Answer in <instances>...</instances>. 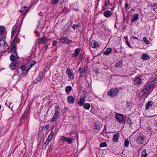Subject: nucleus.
<instances>
[{
  "mask_svg": "<svg viewBox=\"0 0 157 157\" xmlns=\"http://www.w3.org/2000/svg\"><path fill=\"white\" fill-rule=\"evenodd\" d=\"M36 63V61H32L31 63L30 64L29 66V67H30V69Z\"/></svg>",
  "mask_w": 157,
  "mask_h": 157,
  "instance_id": "nucleus-41",
  "label": "nucleus"
},
{
  "mask_svg": "<svg viewBox=\"0 0 157 157\" xmlns=\"http://www.w3.org/2000/svg\"><path fill=\"white\" fill-rule=\"evenodd\" d=\"M47 40V38L45 36H43L38 39V43L39 44L45 43H46Z\"/></svg>",
  "mask_w": 157,
  "mask_h": 157,
  "instance_id": "nucleus-8",
  "label": "nucleus"
},
{
  "mask_svg": "<svg viewBox=\"0 0 157 157\" xmlns=\"http://www.w3.org/2000/svg\"><path fill=\"white\" fill-rule=\"evenodd\" d=\"M94 128L96 129H97L98 130H100L101 128V125L99 124H94Z\"/></svg>",
  "mask_w": 157,
  "mask_h": 157,
  "instance_id": "nucleus-20",
  "label": "nucleus"
},
{
  "mask_svg": "<svg viewBox=\"0 0 157 157\" xmlns=\"http://www.w3.org/2000/svg\"><path fill=\"white\" fill-rule=\"evenodd\" d=\"M119 92V90L117 88L112 89L109 90L108 92V96L111 98L116 97Z\"/></svg>",
  "mask_w": 157,
  "mask_h": 157,
  "instance_id": "nucleus-2",
  "label": "nucleus"
},
{
  "mask_svg": "<svg viewBox=\"0 0 157 157\" xmlns=\"http://www.w3.org/2000/svg\"><path fill=\"white\" fill-rule=\"evenodd\" d=\"M50 141L51 140H49L47 139V140L46 141V142H45L44 144H45L46 145H48Z\"/></svg>",
  "mask_w": 157,
  "mask_h": 157,
  "instance_id": "nucleus-52",
  "label": "nucleus"
},
{
  "mask_svg": "<svg viewBox=\"0 0 157 157\" xmlns=\"http://www.w3.org/2000/svg\"><path fill=\"white\" fill-rule=\"evenodd\" d=\"M152 7L154 9H155L157 8V4L154 3L152 4Z\"/></svg>",
  "mask_w": 157,
  "mask_h": 157,
  "instance_id": "nucleus-48",
  "label": "nucleus"
},
{
  "mask_svg": "<svg viewBox=\"0 0 157 157\" xmlns=\"http://www.w3.org/2000/svg\"><path fill=\"white\" fill-rule=\"evenodd\" d=\"M43 77L40 75H39L38 76L34 81V83L36 84L40 82L42 79Z\"/></svg>",
  "mask_w": 157,
  "mask_h": 157,
  "instance_id": "nucleus-14",
  "label": "nucleus"
},
{
  "mask_svg": "<svg viewBox=\"0 0 157 157\" xmlns=\"http://www.w3.org/2000/svg\"><path fill=\"white\" fill-rule=\"evenodd\" d=\"M72 90V87L71 86H67L65 89V91L67 93H69Z\"/></svg>",
  "mask_w": 157,
  "mask_h": 157,
  "instance_id": "nucleus-31",
  "label": "nucleus"
},
{
  "mask_svg": "<svg viewBox=\"0 0 157 157\" xmlns=\"http://www.w3.org/2000/svg\"><path fill=\"white\" fill-rule=\"evenodd\" d=\"M49 125L48 124H47L46 125V126L43 127V128L44 129H48L49 128Z\"/></svg>",
  "mask_w": 157,
  "mask_h": 157,
  "instance_id": "nucleus-54",
  "label": "nucleus"
},
{
  "mask_svg": "<svg viewBox=\"0 0 157 157\" xmlns=\"http://www.w3.org/2000/svg\"><path fill=\"white\" fill-rule=\"evenodd\" d=\"M84 108L86 109H88V103H86L83 106Z\"/></svg>",
  "mask_w": 157,
  "mask_h": 157,
  "instance_id": "nucleus-46",
  "label": "nucleus"
},
{
  "mask_svg": "<svg viewBox=\"0 0 157 157\" xmlns=\"http://www.w3.org/2000/svg\"><path fill=\"white\" fill-rule=\"evenodd\" d=\"M16 62H12L10 66V68L12 70H13L16 68Z\"/></svg>",
  "mask_w": 157,
  "mask_h": 157,
  "instance_id": "nucleus-22",
  "label": "nucleus"
},
{
  "mask_svg": "<svg viewBox=\"0 0 157 157\" xmlns=\"http://www.w3.org/2000/svg\"><path fill=\"white\" fill-rule=\"evenodd\" d=\"M68 138L64 136H63L62 137L61 140L63 142H67Z\"/></svg>",
  "mask_w": 157,
  "mask_h": 157,
  "instance_id": "nucleus-40",
  "label": "nucleus"
},
{
  "mask_svg": "<svg viewBox=\"0 0 157 157\" xmlns=\"http://www.w3.org/2000/svg\"><path fill=\"white\" fill-rule=\"evenodd\" d=\"M143 40L146 44H148L149 42V40L145 37H144L143 38Z\"/></svg>",
  "mask_w": 157,
  "mask_h": 157,
  "instance_id": "nucleus-42",
  "label": "nucleus"
},
{
  "mask_svg": "<svg viewBox=\"0 0 157 157\" xmlns=\"http://www.w3.org/2000/svg\"><path fill=\"white\" fill-rule=\"evenodd\" d=\"M59 113L55 112V113H54V115H56V116H57L58 117H59Z\"/></svg>",
  "mask_w": 157,
  "mask_h": 157,
  "instance_id": "nucleus-57",
  "label": "nucleus"
},
{
  "mask_svg": "<svg viewBox=\"0 0 157 157\" xmlns=\"http://www.w3.org/2000/svg\"><path fill=\"white\" fill-rule=\"evenodd\" d=\"M80 49L79 48H76L75 50V53L72 55V56L73 58H75L77 56L79 52Z\"/></svg>",
  "mask_w": 157,
  "mask_h": 157,
  "instance_id": "nucleus-16",
  "label": "nucleus"
},
{
  "mask_svg": "<svg viewBox=\"0 0 157 157\" xmlns=\"http://www.w3.org/2000/svg\"><path fill=\"white\" fill-rule=\"evenodd\" d=\"M141 59L146 61L149 59H150V57L147 54L144 53L142 54L141 57Z\"/></svg>",
  "mask_w": 157,
  "mask_h": 157,
  "instance_id": "nucleus-12",
  "label": "nucleus"
},
{
  "mask_svg": "<svg viewBox=\"0 0 157 157\" xmlns=\"http://www.w3.org/2000/svg\"><path fill=\"white\" fill-rule=\"evenodd\" d=\"M59 0H51V3L53 5L57 4H58Z\"/></svg>",
  "mask_w": 157,
  "mask_h": 157,
  "instance_id": "nucleus-34",
  "label": "nucleus"
},
{
  "mask_svg": "<svg viewBox=\"0 0 157 157\" xmlns=\"http://www.w3.org/2000/svg\"><path fill=\"white\" fill-rule=\"evenodd\" d=\"M79 24H78V25L74 24L72 26V27L73 28V29H75L76 28H77V27H79Z\"/></svg>",
  "mask_w": 157,
  "mask_h": 157,
  "instance_id": "nucleus-47",
  "label": "nucleus"
},
{
  "mask_svg": "<svg viewBox=\"0 0 157 157\" xmlns=\"http://www.w3.org/2000/svg\"><path fill=\"white\" fill-rule=\"evenodd\" d=\"M86 97L84 96L83 98H81L78 101V103L79 106H82L85 103V98Z\"/></svg>",
  "mask_w": 157,
  "mask_h": 157,
  "instance_id": "nucleus-11",
  "label": "nucleus"
},
{
  "mask_svg": "<svg viewBox=\"0 0 157 157\" xmlns=\"http://www.w3.org/2000/svg\"><path fill=\"white\" fill-rule=\"evenodd\" d=\"M147 130L149 131H151L152 130V128L150 127H148L147 128Z\"/></svg>",
  "mask_w": 157,
  "mask_h": 157,
  "instance_id": "nucleus-58",
  "label": "nucleus"
},
{
  "mask_svg": "<svg viewBox=\"0 0 157 157\" xmlns=\"http://www.w3.org/2000/svg\"><path fill=\"white\" fill-rule=\"evenodd\" d=\"M112 49L111 48H108L107 49L103 52V54L104 55H108L110 53Z\"/></svg>",
  "mask_w": 157,
  "mask_h": 157,
  "instance_id": "nucleus-23",
  "label": "nucleus"
},
{
  "mask_svg": "<svg viewBox=\"0 0 157 157\" xmlns=\"http://www.w3.org/2000/svg\"><path fill=\"white\" fill-rule=\"evenodd\" d=\"M50 67V64H48L44 68V69L46 71H48Z\"/></svg>",
  "mask_w": 157,
  "mask_h": 157,
  "instance_id": "nucleus-45",
  "label": "nucleus"
},
{
  "mask_svg": "<svg viewBox=\"0 0 157 157\" xmlns=\"http://www.w3.org/2000/svg\"><path fill=\"white\" fill-rule=\"evenodd\" d=\"M125 40H126V43L129 46V47H130V48H131V47L130 46V43L128 42V38L126 36H125Z\"/></svg>",
  "mask_w": 157,
  "mask_h": 157,
  "instance_id": "nucleus-43",
  "label": "nucleus"
},
{
  "mask_svg": "<svg viewBox=\"0 0 157 157\" xmlns=\"http://www.w3.org/2000/svg\"><path fill=\"white\" fill-rule=\"evenodd\" d=\"M78 71L80 73H86L87 72V69H86L85 67H84V69L79 68Z\"/></svg>",
  "mask_w": 157,
  "mask_h": 157,
  "instance_id": "nucleus-26",
  "label": "nucleus"
},
{
  "mask_svg": "<svg viewBox=\"0 0 157 157\" xmlns=\"http://www.w3.org/2000/svg\"><path fill=\"white\" fill-rule=\"evenodd\" d=\"M155 83L153 81L149 82L147 84L145 87L142 90V92L144 94L147 93L148 91L150 90L153 89L155 86Z\"/></svg>",
  "mask_w": 157,
  "mask_h": 157,
  "instance_id": "nucleus-1",
  "label": "nucleus"
},
{
  "mask_svg": "<svg viewBox=\"0 0 157 157\" xmlns=\"http://www.w3.org/2000/svg\"><path fill=\"white\" fill-rule=\"evenodd\" d=\"M29 10V8L28 7L24 6L22 8L21 10L19 11V12L21 13L25 12L24 14L28 12Z\"/></svg>",
  "mask_w": 157,
  "mask_h": 157,
  "instance_id": "nucleus-15",
  "label": "nucleus"
},
{
  "mask_svg": "<svg viewBox=\"0 0 157 157\" xmlns=\"http://www.w3.org/2000/svg\"><path fill=\"white\" fill-rule=\"evenodd\" d=\"M63 44H67V40H68V38L67 37H64L63 39Z\"/></svg>",
  "mask_w": 157,
  "mask_h": 157,
  "instance_id": "nucleus-39",
  "label": "nucleus"
},
{
  "mask_svg": "<svg viewBox=\"0 0 157 157\" xmlns=\"http://www.w3.org/2000/svg\"><path fill=\"white\" fill-rule=\"evenodd\" d=\"M91 46L93 48H95L98 47V44L96 42L93 41L91 43Z\"/></svg>",
  "mask_w": 157,
  "mask_h": 157,
  "instance_id": "nucleus-24",
  "label": "nucleus"
},
{
  "mask_svg": "<svg viewBox=\"0 0 157 157\" xmlns=\"http://www.w3.org/2000/svg\"><path fill=\"white\" fill-rule=\"evenodd\" d=\"M58 117L54 114L53 116L52 119V122L55 121L56 119H58Z\"/></svg>",
  "mask_w": 157,
  "mask_h": 157,
  "instance_id": "nucleus-37",
  "label": "nucleus"
},
{
  "mask_svg": "<svg viewBox=\"0 0 157 157\" xmlns=\"http://www.w3.org/2000/svg\"><path fill=\"white\" fill-rule=\"evenodd\" d=\"M124 22H126L127 23H128V21H127V19H125L124 18Z\"/></svg>",
  "mask_w": 157,
  "mask_h": 157,
  "instance_id": "nucleus-60",
  "label": "nucleus"
},
{
  "mask_svg": "<svg viewBox=\"0 0 157 157\" xmlns=\"http://www.w3.org/2000/svg\"><path fill=\"white\" fill-rule=\"evenodd\" d=\"M17 28V26L16 25H14L12 29L11 34L12 35V33L15 31Z\"/></svg>",
  "mask_w": 157,
  "mask_h": 157,
  "instance_id": "nucleus-44",
  "label": "nucleus"
},
{
  "mask_svg": "<svg viewBox=\"0 0 157 157\" xmlns=\"http://www.w3.org/2000/svg\"><path fill=\"white\" fill-rule=\"evenodd\" d=\"M5 42L2 37L0 38V47H3L5 44Z\"/></svg>",
  "mask_w": 157,
  "mask_h": 157,
  "instance_id": "nucleus-27",
  "label": "nucleus"
},
{
  "mask_svg": "<svg viewBox=\"0 0 157 157\" xmlns=\"http://www.w3.org/2000/svg\"><path fill=\"white\" fill-rule=\"evenodd\" d=\"M125 8L126 9H129L130 6L129 5H128L127 2H126L125 6Z\"/></svg>",
  "mask_w": 157,
  "mask_h": 157,
  "instance_id": "nucleus-49",
  "label": "nucleus"
},
{
  "mask_svg": "<svg viewBox=\"0 0 157 157\" xmlns=\"http://www.w3.org/2000/svg\"><path fill=\"white\" fill-rule=\"evenodd\" d=\"M127 122L129 124H131L132 123V121L129 118H128L127 120Z\"/></svg>",
  "mask_w": 157,
  "mask_h": 157,
  "instance_id": "nucleus-53",
  "label": "nucleus"
},
{
  "mask_svg": "<svg viewBox=\"0 0 157 157\" xmlns=\"http://www.w3.org/2000/svg\"><path fill=\"white\" fill-rule=\"evenodd\" d=\"M28 111H25L24 112V113L23 114L22 117H21V118H24L26 116H27L28 114Z\"/></svg>",
  "mask_w": 157,
  "mask_h": 157,
  "instance_id": "nucleus-36",
  "label": "nucleus"
},
{
  "mask_svg": "<svg viewBox=\"0 0 157 157\" xmlns=\"http://www.w3.org/2000/svg\"><path fill=\"white\" fill-rule=\"evenodd\" d=\"M109 0H105V3L106 5H108L109 4Z\"/></svg>",
  "mask_w": 157,
  "mask_h": 157,
  "instance_id": "nucleus-50",
  "label": "nucleus"
},
{
  "mask_svg": "<svg viewBox=\"0 0 157 157\" xmlns=\"http://www.w3.org/2000/svg\"><path fill=\"white\" fill-rule=\"evenodd\" d=\"M20 69L22 71V74L24 76H25L27 74L28 71L30 69L29 65L27 67H25V65H22L20 67Z\"/></svg>",
  "mask_w": 157,
  "mask_h": 157,
  "instance_id": "nucleus-5",
  "label": "nucleus"
},
{
  "mask_svg": "<svg viewBox=\"0 0 157 157\" xmlns=\"http://www.w3.org/2000/svg\"><path fill=\"white\" fill-rule=\"evenodd\" d=\"M72 42V41L70 40H68V41H67V44H71Z\"/></svg>",
  "mask_w": 157,
  "mask_h": 157,
  "instance_id": "nucleus-51",
  "label": "nucleus"
},
{
  "mask_svg": "<svg viewBox=\"0 0 157 157\" xmlns=\"http://www.w3.org/2000/svg\"><path fill=\"white\" fill-rule=\"evenodd\" d=\"M12 46H13L11 48V51H12V55L10 57V60L12 61L13 62H15L14 61L15 59L18 58L17 57V54L16 51L15 50V47L14 46H13V45L12 44Z\"/></svg>",
  "mask_w": 157,
  "mask_h": 157,
  "instance_id": "nucleus-3",
  "label": "nucleus"
},
{
  "mask_svg": "<svg viewBox=\"0 0 157 157\" xmlns=\"http://www.w3.org/2000/svg\"><path fill=\"white\" fill-rule=\"evenodd\" d=\"M115 118L118 122H121L123 121L124 117L122 114L116 113Z\"/></svg>",
  "mask_w": 157,
  "mask_h": 157,
  "instance_id": "nucleus-7",
  "label": "nucleus"
},
{
  "mask_svg": "<svg viewBox=\"0 0 157 157\" xmlns=\"http://www.w3.org/2000/svg\"><path fill=\"white\" fill-rule=\"evenodd\" d=\"M73 139L69 137L68 138L67 142L69 144H71L72 143Z\"/></svg>",
  "mask_w": 157,
  "mask_h": 157,
  "instance_id": "nucleus-35",
  "label": "nucleus"
},
{
  "mask_svg": "<svg viewBox=\"0 0 157 157\" xmlns=\"http://www.w3.org/2000/svg\"><path fill=\"white\" fill-rule=\"evenodd\" d=\"M68 102L70 103H73L75 101L74 98L72 96L68 97Z\"/></svg>",
  "mask_w": 157,
  "mask_h": 157,
  "instance_id": "nucleus-19",
  "label": "nucleus"
},
{
  "mask_svg": "<svg viewBox=\"0 0 157 157\" xmlns=\"http://www.w3.org/2000/svg\"><path fill=\"white\" fill-rule=\"evenodd\" d=\"M141 154V157H147V154L146 153V151L145 149L143 151Z\"/></svg>",
  "mask_w": 157,
  "mask_h": 157,
  "instance_id": "nucleus-29",
  "label": "nucleus"
},
{
  "mask_svg": "<svg viewBox=\"0 0 157 157\" xmlns=\"http://www.w3.org/2000/svg\"><path fill=\"white\" fill-rule=\"evenodd\" d=\"M133 83L134 85L137 86H139L143 83L142 79L139 76L136 77L134 78L133 81Z\"/></svg>",
  "mask_w": 157,
  "mask_h": 157,
  "instance_id": "nucleus-4",
  "label": "nucleus"
},
{
  "mask_svg": "<svg viewBox=\"0 0 157 157\" xmlns=\"http://www.w3.org/2000/svg\"><path fill=\"white\" fill-rule=\"evenodd\" d=\"M5 30V28L4 26H0V35H2L4 34Z\"/></svg>",
  "mask_w": 157,
  "mask_h": 157,
  "instance_id": "nucleus-25",
  "label": "nucleus"
},
{
  "mask_svg": "<svg viewBox=\"0 0 157 157\" xmlns=\"http://www.w3.org/2000/svg\"><path fill=\"white\" fill-rule=\"evenodd\" d=\"M66 73L68 78L71 79H73L74 78L73 72L71 69L67 68L66 71Z\"/></svg>",
  "mask_w": 157,
  "mask_h": 157,
  "instance_id": "nucleus-6",
  "label": "nucleus"
},
{
  "mask_svg": "<svg viewBox=\"0 0 157 157\" xmlns=\"http://www.w3.org/2000/svg\"><path fill=\"white\" fill-rule=\"evenodd\" d=\"M57 40L54 41L52 43V45L53 46H55L57 44Z\"/></svg>",
  "mask_w": 157,
  "mask_h": 157,
  "instance_id": "nucleus-55",
  "label": "nucleus"
},
{
  "mask_svg": "<svg viewBox=\"0 0 157 157\" xmlns=\"http://www.w3.org/2000/svg\"><path fill=\"white\" fill-rule=\"evenodd\" d=\"M107 144L106 142H102L100 144V147H107Z\"/></svg>",
  "mask_w": 157,
  "mask_h": 157,
  "instance_id": "nucleus-33",
  "label": "nucleus"
},
{
  "mask_svg": "<svg viewBox=\"0 0 157 157\" xmlns=\"http://www.w3.org/2000/svg\"><path fill=\"white\" fill-rule=\"evenodd\" d=\"M103 15L105 17L108 18L110 17L112 15V13L110 10H108L104 13Z\"/></svg>",
  "mask_w": 157,
  "mask_h": 157,
  "instance_id": "nucleus-18",
  "label": "nucleus"
},
{
  "mask_svg": "<svg viewBox=\"0 0 157 157\" xmlns=\"http://www.w3.org/2000/svg\"><path fill=\"white\" fill-rule=\"evenodd\" d=\"M146 138V136H142L137 138V142L139 144H142L143 143V141Z\"/></svg>",
  "mask_w": 157,
  "mask_h": 157,
  "instance_id": "nucleus-9",
  "label": "nucleus"
},
{
  "mask_svg": "<svg viewBox=\"0 0 157 157\" xmlns=\"http://www.w3.org/2000/svg\"><path fill=\"white\" fill-rule=\"evenodd\" d=\"M153 104L152 101H149L146 105V108L145 109L147 110L149 109L152 106Z\"/></svg>",
  "mask_w": 157,
  "mask_h": 157,
  "instance_id": "nucleus-21",
  "label": "nucleus"
},
{
  "mask_svg": "<svg viewBox=\"0 0 157 157\" xmlns=\"http://www.w3.org/2000/svg\"><path fill=\"white\" fill-rule=\"evenodd\" d=\"M54 129V127L53 126L52 128V131L48 136L47 139L49 140H51L53 138V136L54 133V132L53 131V129Z\"/></svg>",
  "mask_w": 157,
  "mask_h": 157,
  "instance_id": "nucleus-13",
  "label": "nucleus"
},
{
  "mask_svg": "<svg viewBox=\"0 0 157 157\" xmlns=\"http://www.w3.org/2000/svg\"><path fill=\"white\" fill-rule=\"evenodd\" d=\"M139 15L136 13L133 15L132 17L131 18V21L132 22L137 21L139 19Z\"/></svg>",
  "mask_w": 157,
  "mask_h": 157,
  "instance_id": "nucleus-10",
  "label": "nucleus"
},
{
  "mask_svg": "<svg viewBox=\"0 0 157 157\" xmlns=\"http://www.w3.org/2000/svg\"><path fill=\"white\" fill-rule=\"evenodd\" d=\"M122 66V64L121 62L118 61L116 64L115 66L117 67H121Z\"/></svg>",
  "mask_w": 157,
  "mask_h": 157,
  "instance_id": "nucleus-32",
  "label": "nucleus"
},
{
  "mask_svg": "<svg viewBox=\"0 0 157 157\" xmlns=\"http://www.w3.org/2000/svg\"><path fill=\"white\" fill-rule=\"evenodd\" d=\"M39 15L40 16H42L43 15L42 13V12H40L39 13Z\"/></svg>",
  "mask_w": 157,
  "mask_h": 157,
  "instance_id": "nucleus-62",
  "label": "nucleus"
},
{
  "mask_svg": "<svg viewBox=\"0 0 157 157\" xmlns=\"http://www.w3.org/2000/svg\"><path fill=\"white\" fill-rule=\"evenodd\" d=\"M119 137V134L118 133L114 134L113 135V139L114 141L117 142L118 141V139Z\"/></svg>",
  "mask_w": 157,
  "mask_h": 157,
  "instance_id": "nucleus-17",
  "label": "nucleus"
},
{
  "mask_svg": "<svg viewBox=\"0 0 157 157\" xmlns=\"http://www.w3.org/2000/svg\"><path fill=\"white\" fill-rule=\"evenodd\" d=\"M44 46H45V47L46 48H47L48 47V45L47 44H45L44 45Z\"/></svg>",
  "mask_w": 157,
  "mask_h": 157,
  "instance_id": "nucleus-63",
  "label": "nucleus"
},
{
  "mask_svg": "<svg viewBox=\"0 0 157 157\" xmlns=\"http://www.w3.org/2000/svg\"><path fill=\"white\" fill-rule=\"evenodd\" d=\"M10 49L9 48H8L7 49H6V52H8V53H9L10 52Z\"/></svg>",
  "mask_w": 157,
  "mask_h": 157,
  "instance_id": "nucleus-61",
  "label": "nucleus"
},
{
  "mask_svg": "<svg viewBox=\"0 0 157 157\" xmlns=\"http://www.w3.org/2000/svg\"><path fill=\"white\" fill-rule=\"evenodd\" d=\"M55 112L57 113H59V112L60 111V110L59 109V106H55Z\"/></svg>",
  "mask_w": 157,
  "mask_h": 157,
  "instance_id": "nucleus-38",
  "label": "nucleus"
},
{
  "mask_svg": "<svg viewBox=\"0 0 157 157\" xmlns=\"http://www.w3.org/2000/svg\"><path fill=\"white\" fill-rule=\"evenodd\" d=\"M6 105L8 106L10 109H12L13 107V105L10 101H7L5 104Z\"/></svg>",
  "mask_w": 157,
  "mask_h": 157,
  "instance_id": "nucleus-28",
  "label": "nucleus"
},
{
  "mask_svg": "<svg viewBox=\"0 0 157 157\" xmlns=\"http://www.w3.org/2000/svg\"><path fill=\"white\" fill-rule=\"evenodd\" d=\"M40 22L39 21H38V25L37 26V27H38L40 25Z\"/></svg>",
  "mask_w": 157,
  "mask_h": 157,
  "instance_id": "nucleus-64",
  "label": "nucleus"
},
{
  "mask_svg": "<svg viewBox=\"0 0 157 157\" xmlns=\"http://www.w3.org/2000/svg\"><path fill=\"white\" fill-rule=\"evenodd\" d=\"M129 144V142L128 139H126L124 140V146L125 147H128Z\"/></svg>",
  "mask_w": 157,
  "mask_h": 157,
  "instance_id": "nucleus-30",
  "label": "nucleus"
},
{
  "mask_svg": "<svg viewBox=\"0 0 157 157\" xmlns=\"http://www.w3.org/2000/svg\"><path fill=\"white\" fill-rule=\"evenodd\" d=\"M3 127H0V135L2 134L1 133L3 129Z\"/></svg>",
  "mask_w": 157,
  "mask_h": 157,
  "instance_id": "nucleus-56",
  "label": "nucleus"
},
{
  "mask_svg": "<svg viewBox=\"0 0 157 157\" xmlns=\"http://www.w3.org/2000/svg\"><path fill=\"white\" fill-rule=\"evenodd\" d=\"M132 38H133L135 39H136V40H139L136 37H135V36H133L132 37H131V39H132Z\"/></svg>",
  "mask_w": 157,
  "mask_h": 157,
  "instance_id": "nucleus-59",
  "label": "nucleus"
}]
</instances>
